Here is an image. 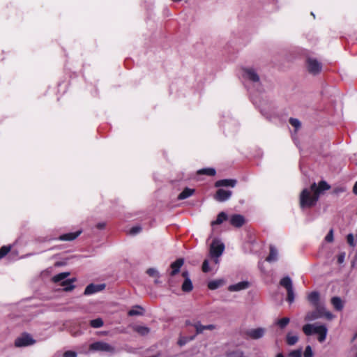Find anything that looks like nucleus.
Segmentation results:
<instances>
[{
	"label": "nucleus",
	"instance_id": "nucleus-1",
	"mask_svg": "<svg viewBox=\"0 0 357 357\" xmlns=\"http://www.w3.org/2000/svg\"><path fill=\"white\" fill-rule=\"evenodd\" d=\"M335 316L325 305L319 302V294L314 291V320L317 319H324L327 321H332Z\"/></svg>",
	"mask_w": 357,
	"mask_h": 357
},
{
	"label": "nucleus",
	"instance_id": "nucleus-2",
	"mask_svg": "<svg viewBox=\"0 0 357 357\" xmlns=\"http://www.w3.org/2000/svg\"><path fill=\"white\" fill-rule=\"evenodd\" d=\"M280 284L287 290V301L289 303L294 301L295 294L293 288L292 280L289 276H285L280 281Z\"/></svg>",
	"mask_w": 357,
	"mask_h": 357
},
{
	"label": "nucleus",
	"instance_id": "nucleus-3",
	"mask_svg": "<svg viewBox=\"0 0 357 357\" xmlns=\"http://www.w3.org/2000/svg\"><path fill=\"white\" fill-rule=\"evenodd\" d=\"M328 333V327L326 324L319 321L314 322V335L317 336L319 342H323Z\"/></svg>",
	"mask_w": 357,
	"mask_h": 357
},
{
	"label": "nucleus",
	"instance_id": "nucleus-4",
	"mask_svg": "<svg viewBox=\"0 0 357 357\" xmlns=\"http://www.w3.org/2000/svg\"><path fill=\"white\" fill-rule=\"evenodd\" d=\"M225 250V245L220 241L215 239L213 241L210 247V255L212 257L218 258L222 255ZM218 259H215V263H218Z\"/></svg>",
	"mask_w": 357,
	"mask_h": 357
},
{
	"label": "nucleus",
	"instance_id": "nucleus-5",
	"mask_svg": "<svg viewBox=\"0 0 357 357\" xmlns=\"http://www.w3.org/2000/svg\"><path fill=\"white\" fill-rule=\"evenodd\" d=\"M89 349L91 351H105L109 353H114L115 351L114 347L107 342L102 341H98L91 344L89 346Z\"/></svg>",
	"mask_w": 357,
	"mask_h": 357
},
{
	"label": "nucleus",
	"instance_id": "nucleus-6",
	"mask_svg": "<svg viewBox=\"0 0 357 357\" xmlns=\"http://www.w3.org/2000/svg\"><path fill=\"white\" fill-rule=\"evenodd\" d=\"M329 189L331 185L325 181L319 182L317 185L314 182V204L318 201L319 197Z\"/></svg>",
	"mask_w": 357,
	"mask_h": 357
},
{
	"label": "nucleus",
	"instance_id": "nucleus-7",
	"mask_svg": "<svg viewBox=\"0 0 357 357\" xmlns=\"http://www.w3.org/2000/svg\"><path fill=\"white\" fill-rule=\"evenodd\" d=\"M312 205V197L310 195V191L307 189H304L301 193L300 196V206L302 208L310 207Z\"/></svg>",
	"mask_w": 357,
	"mask_h": 357
},
{
	"label": "nucleus",
	"instance_id": "nucleus-8",
	"mask_svg": "<svg viewBox=\"0 0 357 357\" xmlns=\"http://www.w3.org/2000/svg\"><path fill=\"white\" fill-rule=\"evenodd\" d=\"M35 343V340L29 334H24L17 337L15 341V346L17 347H27Z\"/></svg>",
	"mask_w": 357,
	"mask_h": 357
},
{
	"label": "nucleus",
	"instance_id": "nucleus-9",
	"mask_svg": "<svg viewBox=\"0 0 357 357\" xmlns=\"http://www.w3.org/2000/svg\"><path fill=\"white\" fill-rule=\"evenodd\" d=\"M232 192L231 190H226L224 189H219L217 190L214 195V199L220 202L228 200L231 196Z\"/></svg>",
	"mask_w": 357,
	"mask_h": 357
},
{
	"label": "nucleus",
	"instance_id": "nucleus-10",
	"mask_svg": "<svg viewBox=\"0 0 357 357\" xmlns=\"http://www.w3.org/2000/svg\"><path fill=\"white\" fill-rule=\"evenodd\" d=\"M105 288V284H90L85 288L84 294L85 295H91L103 290Z\"/></svg>",
	"mask_w": 357,
	"mask_h": 357
},
{
	"label": "nucleus",
	"instance_id": "nucleus-11",
	"mask_svg": "<svg viewBox=\"0 0 357 357\" xmlns=\"http://www.w3.org/2000/svg\"><path fill=\"white\" fill-rule=\"evenodd\" d=\"M265 329L263 328H257L250 329L246 332V335L251 339L257 340L264 336Z\"/></svg>",
	"mask_w": 357,
	"mask_h": 357
},
{
	"label": "nucleus",
	"instance_id": "nucleus-12",
	"mask_svg": "<svg viewBox=\"0 0 357 357\" xmlns=\"http://www.w3.org/2000/svg\"><path fill=\"white\" fill-rule=\"evenodd\" d=\"M243 77L248 78L252 82H258L259 80V75L252 68H243Z\"/></svg>",
	"mask_w": 357,
	"mask_h": 357
},
{
	"label": "nucleus",
	"instance_id": "nucleus-13",
	"mask_svg": "<svg viewBox=\"0 0 357 357\" xmlns=\"http://www.w3.org/2000/svg\"><path fill=\"white\" fill-rule=\"evenodd\" d=\"M183 277L185 278V280L182 284V290L185 292H190L192 290L193 286L190 279L188 277V273L184 271L182 273Z\"/></svg>",
	"mask_w": 357,
	"mask_h": 357
},
{
	"label": "nucleus",
	"instance_id": "nucleus-14",
	"mask_svg": "<svg viewBox=\"0 0 357 357\" xmlns=\"http://www.w3.org/2000/svg\"><path fill=\"white\" fill-rule=\"evenodd\" d=\"M230 223L236 227H241L245 223V218L243 215L235 214L231 216Z\"/></svg>",
	"mask_w": 357,
	"mask_h": 357
},
{
	"label": "nucleus",
	"instance_id": "nucleus-15",
	"mask_svg": "<svg viewBox=\"0 0 357 357\" xmlns=\"http://www.w3.org/2000/svg\"><path fill=\"white\" fill-rule=\"evenodd\" d=\"M183 263L184 260L182 258H179L176 259L174 262H173L170 266V268L172 269L169 273L170 275L174 276L176 274H177L180 271V268L183 265Z\"/></svg>",
	"mask_w": 357,
	"mask_h": 357
},
{
	"label": "nucleus",
	"instance_id": "nucleus-16",
	"mask_svg": "<svg viewBox=\"0 0 357 357\" xmlns=\"http://www.w3.org/2000/svg\"><path fill=\"white\" fill-rule=\"evenodd\" d=\"M236 179H222L217 181L215 183V186L219 187H231L234 188L236 185Z\"/></svg>",
	"mask_w": 357,
	"mask_h": 357
},
{
	"label": "nucleus",
	"instance_id": "nucleus-17",
	"mask_svg": "<svg viewBox=\"0 0 357 357\" xmlns=\"http://www.w3.org/2000/svg\"><path fill=\"white\" fill-rule=\"evenodd\" d=\"M249 287V282L247 281H242L236 284L230 285L228 288L230 291H238L241 290L246 289Z\"/></svg>",
	"mask_w": 357,
	"mask_h": 357
},
{
	"label": "nucleus",
	"instance_id": "nucleus-18",
	"mask_svg": "<svg viewBox=\"0 0 357 357\" xmlns=\"http://www.w3.org/2000/svg\"><path fill=\"white\" fill-rule=\"evenodd\" d=\"M278 251L274 245H270V253L266 257V261L271 263L278 261Z\"/></svg>",
	"mask_w": 357,
	"mask_h": 357
},
{
	"label": "nucleus",
	"instance_id": "nucleus-19",
	"mask_svg": "<svg viewBox=\"0 0 357 357\" xmlns=\"http://www.w3.org/2000/svg\"><path fill=\"white\" fill-rule=\"evenodd\" d=\"M331 302L333 307L337 311H341L344 308V302L338 296L333 297L331 300Z\"/></svg>",
	"mask_w": 357,
	"mask_h": 357
},
{
	"label": "nucleus",
	"instance_id": "nucleus-20",
	"mask_svg": "<svg viewBox=\"0 0 357 357\" xmlns=\"http://www.w3.org/2000/svg\"><path fill=\"white\" fill-rule=\"evenodd\" d=\"M75 281V278L66 280L61 283V286L63 287L65 291H72L75 288V285L73 284Z\"/></svg>",
	"mask_w": 357,
	"mask_h": 357
},
{
	"label": "nucleus",
	"instance_id": "nucleus-21",
	"mask_svg": "<svg viewBox=\"0 0 357 357\" xmlns=\"http://www.w3.org/2000/svg\"><path fill=\"white\" fill-rule=\"evenodd\" d=\"M185 324L186 325H192L195 328V336L197 335L203 333V332L205 331V326L202 325L199 321H196L194 324H191L190 321H187Z\"/></svg>",
	"mask_w": 357,
	"mask_h": 357
},
{
	"label": "nucleus",
	"instance_id": "nucleus-22",
	"mask_svg": "<svg viewBox=\"0 0 357 357\" xmlns=\"http://www.w3.org/2000/svg\"><path fill=\"white\" fill-rule=\"evenodd\" d=\"M80 234V231L74 233L66 234L60 236L59 239L61 241H73Z\"/></svg>",
	"mask_w": 357,
	"mask_h": 357
},
{
	"label": "nucleus",
	"instance_id": "nucleus-23",
	"mask_svg": "<svg viewBox=\"0 0 357 357\" xmlns=\"http://www.w3.org/2000/svg\"><path fill=\"white\" fill-rule=\"evenodd\" d=\"M133 330L142 336L148 335L150 332L149 328L144 326H139V325L135 326L133 327Z\"/></svg>",
	"mask_w": 357,
	"mask_h": 357
},
{
	"label": "nucleus",
	"instance_id": "nucleus-24",
	"mask_svg": "<svg viewBox=\"0 0 357 357\" xmlns=\"http://www.w3.org/2000/svg\"><path fill=\"white\" fill-rule=\"evenodd\" d=\"M69 275H70V273H68V272H63V273H59L52 278V281L54 282H61V283L63 281L67 280L66 278H68V276Z\"/></svg>",
	"mask_w": 357,
	"mask_h": 357
},
{
	"label": "nucleus",
	"instance_id": "nucleus-25",
	"mask_svg": "<svg viewBox=\"0 0 357 357\" xmlns=\"http://www.w3.org/2000/svg\"><path fill=\"white\" fill-rule=\"evenodd\" d=\"M194 191L195 190L193 189L185 188L179 194V195L178 196V199H180V200L187 199V198H188L189 197H190L193 194Z\"/></svg>",
	"mask_w": 357,
	"mask_h": 357
},
{
	"label": "nucleus",
	"instance_id": "nucleus-26",
	"mask_svg": "<svg viewBox=\"0 0 357 357\" xmlns=\"http://www.w3.org/2000/svg\"><path fill=\"white\" fill-rule=\"evenodd\" d=\"M289 123L294 128V133L296 135V132L301 128V123L298 119L290 118L289 120Z\"/></svg>",
	"mask_w": 357,
	"mask_h": 357
},
{
	"label": "nucleus",
	"instance_id": "nucleus-27",
	"mask_svg": "<svg viewBox=\"0 0 357 357\" xmlns=\"http://www.w3.org/2000/svg\"><path fill=\"white\" fill-rule=\"evenodd\" d=\"M227 219V215L225 212H220L217 217V219L212 222V225H220L225 220Z\"/></svg>",
	"mask_w": 357,
	"mask_h": 357
},
{
	"label": "nucleus",
	"instance_id": "nucleus-28",
	"mask_svg": "<svg viewBox=\"0 0 357 357\" xmlns=\"http://www.w3.org/2000/svg\"><path fill=\"white\" fill-rule=\"evenodd\" d=\"M90 326L93 328H98L104 325L103 320L101 318H97L90 321Z\"/></svg>",
	"mask_w": 357,
	"mask_h": 357
},
{
	"label": "nucleus",
	"instance_id": "nucleus-29",
	"mask_svg": "<svg viewBox=\"0 0 357 357\" xmlns=\"http://www.w3.org/2000/svg\"><path fill=\"white\" fill-rule=\"evenodd\" d=\"M287 343L289 345H294L298 340V337L297 335H293L291 333H288L287 335Z\"/></svg>",
	"mask_w": 357,
	"mask_h": 357
},
{
	"label": "nucleus",
	"instance_id": "nucleus-30",
	"mask_svg": "<svg viewBox=\"0 0 357 357\" xmlns=\"http://www.w3.org/2000/svg\"><path fill=\"white\" fill-rule=\"evenodd\" d=\"M215 173V169L213 168H204L197 172L198 174H206L208 176H214Z\"/></svg>",
	"mask_w": 357,
	"mask_h": 357
},
{
	"label": "nucleus",
	"instance_id": "nucleus-31",
	"mask_svg": "<svg viewBox=\"0 0 357 357\" xmlns=\"http://www.w3.org/2000/svg\"><path fill=\"white\" fill-rule=\"evenodd\" d=\"M222 284V280H213L208 282V287L211 290H214L219 288Z\"/></svg>",
	"mask_w": 357,
	"mask_h": 357
},
{
	"label": "nucleus",
	"instance_id": "nucleus-32",
	"mask_svg": "<svg viewBox=\"0 0 357 357\" xmlns=\"http://www.w3.org/2000/svg\"><path fill=\"white\" fill-rule=\"evenodd\" d=\"M195 338V335H192L190 337H181L178 341V344L180 346H183L187 344L188 342L193 340Z\"/></svg>",
	"mask_w": 357,
	"mask_h": 357
},
{
	"label": "nucleus",
	"instance_id": "nucleus-33",
	"mask_svg": "<svg viewBox=\"0 0 357 357\" xmlns=\"http://www.w3.org/2000/svg\"><path fill=\"white\" fill-rule=\"evenodd\" d=\"M322 71V64L317 59H314V75L320 73Z\"/></svg>",
	"mask_w": 357,
	"mask_h": 357
},
{
	"label": "nucleus",
	"instance_id": "nucleus-34",
	"mask_svg": "<svg viewBox=\"0 0 357 357\" xmlns=\"http://www.w3.org/2000/svg\"><path fill=\"white\" fill-rule=\"evenodd\" d=\"M128 314L129 316L141 315L142 314V308L139 306H136L135 308L129 310Z\"/></svg>",
	"mask_w": 357,
	"mask_h": 357
},
{
	"label": "nucleus",
	"instance_id": "nucleus-35",
	"mask_svg": "<svg viewBox=\"0 0 357 357\" xmlns=\"http://www.w3.org/2000/svg\"><path fill=\"white\" fill-rule=\"evenodd\" d=\"M289 323V319L288 317H284L279 319L277 321V324L281 328H284L287 326V325Z\"/></svg>",
	"mask_w": 357,
	"mask_h": 357
},
{
	"label": "nucleus",
	"instance_id": "nucleus-36",
	"mask_svg": "<svg viewBox=\"0 0 357 357\" xmlns=\"http://www.w3.org/2000/svg\"><path fill=\"white\" fill-rule=\"evenodd\" d=\"M347 243L348 244L352 247V248H354L356 247V241L354 238V236L353 235V234H349L347 236Z\"/></svg>",
	"mask_w": 357,
	"mask_h": 357
},
{
	"label": "nucleus",
	"instance_id": "nucleus-37",
	"mask_svg": "<svg viewBox=\"0 0 357 357\" xmlns=\"http://www.w3.org/2000/svg\"><path fill=\"white\" fill-rule=\"evenodd\" d=\"M303 331L306 335H312V324H307L303 327Z\"/></svg>",
	"mask_w": 357,
	"mask_h": 357
},
{
	"label": "nucleus",
	"instance_id": "nucleus-38",
	"mask_svg": "<svg viewBox=\"0 0 357 357\" xmlns=\"http://www.w3.org/2000/svg\"><path fill=\"white\" fill-rule=\"evenodd\" d=\"M303 351L302 349H295L289 353V357H302Z\"/></svg>",
	"mask_w": 357,
	"mask_h": 357
},
{
	"label": "nucleus",
	"instance_id": "nucleus-39",
	"mask_svg": "<svg viewBox=\"0 0 357 357\" xmlns=\"http://www.w3.org/2000/svg\"><path fill=\"white\" fill-rule=\"evenodd\" d=\"M146 273L151 277L160 278L159 273L155 268H150L146 271Z\"/></svg>",
	"mask_w": 357,
	"mask_h": 357
},
{
	"label": "nucleus",
	"instance_id": "nucleus-40",
	"mask_svg": "<svg viewBox=\"0 0 357 357\" xmlns=\"http://www.w3.org/2000/svg\"><path fill=\"white\" fill-rule=\"evenodd\" d=\"M10 250V246H3L0 248V259L4 257Z\"/></svg>",
	"mask_w": 357,
	"mask_h": 357
},
{
	"label": "nucleus",
	"instance_id": "nucleus-41",
	"mask_svg": "<svg viewBox=\"0 0 357 357\" xmlns=\"http://www.w3.org/2000/svg\"><path fill=\"white\" fill-rule=\"evenodd\" d=\"M227 357H245L243 351L240 350H236L227 355Z\"/></svg>",
	"mask_w": 357,
	"mask_h": 357
},
{
	"label": "nucleus",
	"instance_id": "nucleus-42",
	"mask_svg": "<svg viewBox=\"0 0 357 357\" xmlns=\"http://www.w3.org/2000/svg\"><path fill=\"white\" fill-rule=\"evenodd\" d=\"M303 357H312V349L311 346L307 345L303 352Z\"/></svg>",
	"mask_w": 357,
	"mask_h": 357
},
{
	"label": "nucleus",
	"instance_id": "nucleus-43",
	"mask_svg": "<svg viewBox=\"0 0 357 357\" xmlns=\"http://www.w3.org/2000/svg\"><path fill=\"white\" fill-rule=\"evenodd\" d=\"M211 270L209 267V264L208 260H204L202 264V271L204 273H208Z\"/></svg>",
	"mask_w": 357,
	"mask_h": 357
},
{
	"label": "nucleus",
	"instance_id": "nucleus-44",
	"mask_svg": "<svg viewBox=\"0 0 357 357\" xmlns=\"http://www.w3.org/2000/svg\"><path fill=\"white\" fill-rule=\"evenodd\" d=\"M325 240L327 242L330 243L333 241V230L332 229L328 231V233L326 236Z\"/></svg>",
	"mask_w": 357,
	"mask_h": 357
},
{
	"label": "nucleus",
	"instance_id": "nucleus-45",
	"mask_svg": "<svg viewBox=\"0 0 357 357\" xmlns=\"http://www.w3.org/2000/svg\"><path fill=\"white\" fill-rule=\"evenodd\" d=\"M141 230H142L141 227L135 226L130 229V234L132 235H135V234L139 233L141 231Z\"/></svg>",
	"mask_w": 357,
	"mask_h": 357
},
{
	"label": "nucleus",
	"instance_id": "nucleus-46",
	"mask_svg": "<svg viewBox=\"0 0 357 357\" xmlns=\"http://www.w3.org/2000/svg\"><path fill=\"white\" fill-rule=\"evenodd\" d=\"M346 253L344 252H340L337 255V263L341 264L344 261Z\"/></svg>",
	"mask_w": 357,
	"mask_h": 357
},
{
	"label": "nucleus",
	"instance_id": "nucleus-47",
	"mask_svg": "<svg viewBox=\"0 0 357 357\" xmlns=\"http://www.w3.org/2000/svg\"><path fill=\"white\" fill-rule=\"evenodd\" d=\"M307 68L310 73H312V59L311 58L307 59Z\"/></svg>",
	"mask_w": 357,
	"mask_h": 357
},
{
	"label": "nucleus",
	"instance_id": "nucleus-48",
	"mask_svg": "<svg viewBox=\"0 0 357 357\" xmlns=\"http://www.w3.org/2000/svg\"><path fill=\"white\" fill-rule=\"evenodd\" d=\"M63 357H77V353L73 351H67L63 353Z\"/></svg>",
	"mask_w": 357,
	"mask_h": 357
},
{
	"label": "nucleus",
	"instance_id": "nucleus-49",
	"mask_svg": "<svg viewBox=\"0 0 357 357\" xmlns=\"http://www.w3.org/2000/svg\"><path fill=\"white\" fill-rule=\"evenodd\" d=\"M344 190H344V188H335V189L333 190V192L334 194H339V193H340V192H344Z\"/></svg>",
	"mask_w": 357,
	"mask_h": 357
},
{
	"label": "nucleus",
	"instance_id": "nucleus-50",
	"mask_svg": "<svg viewBox=\"0 0 357 357\" xmlns=\"http://www.w3.org/2000/svg\"><path fill=\"white\" fill-rule=\"evenodd\" d=\"M205 330L213 331L215 328V326L213 324L204 325Z\"/></svg>",
	"mask_w": 357,
	"mask_h": 357
},
{
	"label": "nucleus",
	"instance_id": "nucleus-51",
	"mask_svg": "<svg viewBox=\"0 0 357 357\" xmlns=\"http://www.w3.org/2000/svg\"><path fill=\"white\" fill-rule=\"evenodd\" d=\"M353 192L355 195H357V181L355 183L354 188H353Z\"/></svg>",
	"mask_w": 357,
	"mask_h": 357
},
{
	"label": "nucleus",
	"instance_id": "nucleus-52",
	"mask_svg": "<svg viewBox=\"0 0 357 357\" xmlns=\"http://www.w3.org/2000/svg\"><path fill=\"white\" fill-rule=\"evenodd\" d=\"M312 317V314L308 313L305 317V320L306 321L310 320Z\"/></svg>",
	"mask_w": 357,
	"mask_h": 357
},
{
	"label": "nucleus",
	"instance_id": "nucleus-53",
	"mask_svg": "<svg viewBox=\"0 0 357 357\" xmlns=\"http://www.w3.org/2000/svg\"><path fill=\"white\" fill-rule=\"evenodd\" d=\"M97 227L98 229H102L105 227V223H99L98 225H97Z\"/></svg>",
	"mask_w": 357,
	"mask_h": 357
},
{
	"label": "nucleus",
	"instance_id": "nucleus-54",
	"mask_svg": "<svg viewBox=\"0 0 357 357\" xmlns=\"http://www.w3.org/2000/svg\"><path fill=\"white\" fill-rule=\"evenodd\" d=\"M307 298L310 301H312V292L308 294Z\"/></svg>",
	"mask_w": 357,
	"mask_h": 357
},
{
	"label": "nucleus",
	"instance_id": "nucleus-55",
	"mask_svg": "<svg viewBox=\"0 0 357 357\" xmlns=\"http://www.w3.org/2000/svg\"><path fill=\"white\" fill-rule=\"evenodd\" d=\"M301 169L303 174H305L307 176V175H306V174H305V172L304 171L303 166L302 165H301Z\"/></svg>",
	"mask_w": 357,
	"mask_h": 357
},
{
	"label": "nucleus",
	"instance_id": "nucleus-56",
	"mask_svg": "<svg viewBox=\"0 0 357 357\" xmlns=\"http://www.w3.org/2000/svg\"><path fill=\"white\" fill-rule=\"evenodd\" d=\"M276 357H284V356L282 354H278Z\"/></svg>",
	"mask_w": 357,
	"mask_h": 357
},
{
	"label": "nucleus",
	"instance_id": "nucleus-57",
	"mask_svg": "<svg viewBox=\"0 0 357 357\" xmlns=\"http://www.w3.org/2000/svg\"><path fill=\"white\" fill-rule=\"evenodd\" d=\"M158 279H159V278H156V279H155V283L158 284V283H159V282H160V281H159V280H158Z\"/></svg>",
	"mask_w": 357,
	"mask_h": 357
},
{
	"label": "nucleus",
	"instance_id": "nucleus-58",
	"mask_svg": "<svg viewBox=\"0 0 357 357\" xmlns=\"http://www.w3.org/2000/svg\"><path fill=\"white\" fill-rule=\"evenodd\" d=\"M310 191H312V184L310 185Z\"/></svg>",
	"mask_w": 357,
	"mask_h": 357
},
{
	"label": "nucleus",
	"instance_id": "nucleus-59",
	"mask_svg": "<svg viewBox=\"0 0 357 357\" xmlns=\"http://www.w3.org/2000/svg\"><path fill=\"white\" fill-rule=\"evenodd\" d=\"M172 1H174V2H178V1H181V0H172Z\"/></svg>",
	"mask_w": 357,
	"mask_h": 357
}]
</instances>
